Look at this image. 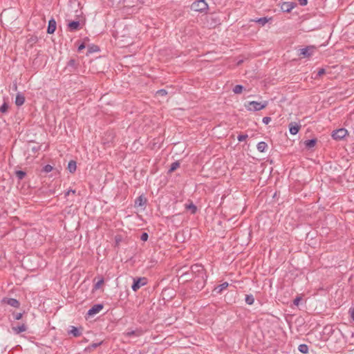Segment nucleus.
I'll return each mask as SVG.
<instances>
[{"label": "nucleus", "mask_w": 354, "mask_h": 354, "mask_svg": "<svg viewBox=\"0 0 354 354\" xmlns=\"http://www.w3.org/2000/svg\"><path fill=\"white\" fill-rule=\"evenodd\" d=\"M189 274L185 272V273H183L181 276H180V278H184V280L185 281H189V280H192V278L189 277Z\"/></svg>", "instance_id": "nucleus-36"}, {"label": "nucleus", "mask_w": 354, "mask_h": 354, "mask_svg": "<svg viewBox=\"0 0 354 354\" xmlns=\"http://www.w3.org/2000/svg\"><path fill=\"white\" fill-rule=\"evenodd\" d=\"M3 14H4V12H3L1 14V17H2Z\"/></svg>", "instance_id": "nucleus-48"}, {"label": "nucleus", "mask_w": 354, "mask_h": 354, "mask_svg": "<svg viewBox=\"0 0 354 354\" xmlns=\"http://www.w3.org/2000/svg\"><path fill=\"white\" fill-rule=\"evenodd\" d=\"M167 94V91L165 89H160L156 92V95L160 96H165Z\"/></svg>", "instance_id": "nucleus-33"}, {"label": "nucleus", "mask_w": 354, "mask_h": 354, "mask_svg": "<svg viewBox=\"0 0 354 354\" xmlns=\"http://www.w3.org/2000/svg\"><path fill=\"white\" fill-rule=\"evenodd\" d=\"M293 8H294V6H293L292 3H290V2H283L281 6V9L282 10V11L286 12H290Z\"/></svg>", "instance_id": "nucleus-11"}, {"label": "nucleus", "mask_w": 354, "mask_h": 354, "mask_svg": "<svg viewBox=\"0 0 354 354\" xmlns=\"http://www.w3.org/2000/svg\"><path fill=\"white\" fill-rule=\"evenodd\" d=\"M191 271L192 273L195 275V277L202 279V281L200 283V287H198V290H201L205 286L207 278L203 266L200 264H194L191 267Z\"/></svg>", "instance_id": "nucleus-1"}, {"label": "nucleus", "mask_w": 354, "mask_h": 354, "mask_svg": "<svg viewBox=\"0 0 354 354\" xmlns=\"http://www.w3.org/2000/svg\"><path fill=\"white\" fill-rule=\"evenodd\" d=\"M248 136L247 134H241L238 136L237 139L239 142H243L247 139Z\"/></svg>", "instance_id": "nucleus-34"}, {"label": "nucleus", "mask_w": 354, "mask_h": 354, "mask_svg": "<svg viewBox=\"0 0 354 354\" xmlns=\"http://www.w3.org/2000/svg\"><path fill=\"white\" fill-rule=\"evenodd\" d=\"M146 203L147 199L144 196H140L135 201V206L142 207L146 204Z\"/></svg>", "instance_id": "nucleus-13"}, {"label": "nucleus", "mask_w": 354, "mask_h": 354, "mask_svg": "<svg viewBox=\"0 0 354 354\" xmlns=\"http://www.w3.org/2000/svg\"><path fill=\"white\" fill-rule=\"evenodd\" d=\"M148 238H149V236H148V234L147 232H143L141 234L140 239L142 241H147Z\"/></svg>", "instance_id": "nucleus-37"}, {"label": "nucleus", "mask_w": 354, "mask_h": 354, "mask_svg": "<svg viewBox=\"0 0 354 354\" xmlns=\"http://www.w3.org/2000/svg\"><path fill=\"white\" fill-rule=\"evenodd\" d=\"M201 281H202V279H198V280H197V281H196V284H197V286H196V289H197V290H198V287H200V283H201Z\"/></svg>", "instance_id": "nucleus-45"}, {"label": "nucleus", "mask_w": 354, "mask_h": 354, "mask_svg": "<svg viewBox=\"0 0 354 354\" xmlns=\"http://www.w3.org/2000/svg\"><path fill=\"white\" fill-rule=\"evenodd\" d=\"M15 175L19 180H22L26 174L24 171L18 170L15 172Z\"/></svg>", "instance_id": "nucleus-25"}, {"label": "nucleus", "mask_w": 354, "mask_h": 354, "mask_svg": "<svg viewBox=\"0 0 354 354\" xmlns=\"http://www.w3.org/2000/svg\"><path fill=\"white\" fill-rule=\"evenodd\" d=\"M85 48L84 44H82L78 47V51L80 52L82 50H83Z\"/></svg>", "instance_id": "nucleus-43"}, {"label": "nucleus", "mask_w": 354, "mask_h": 354, "mask_svg": "<svg viewBox=\"0 0 354 354\" xmlns=\"http://www.w3.org/2000/svg\"><path fill=\"white\" fill-rule=\"evenodd\" d=\"M80 23L78 21H72L68 24V28L70 31H75L80 29Z\"/></svg>", "instance_id": "nucleus-10"}, {"label": "nucleus", "mask_w": 354, "mask_h": 354, "mask_svg": "<svg viewBox=\"0 0 354 354\" xmlns=\"http://www.w3.org/2000/svg\"><path fill=\"white\" fill-rule=\"evenodd\" d=\"M12 329L16 334H19L20 333L26 331L27 326L25 324H22L21 326H12Z\"/></svg>", "instance_id": "nucleus-14"}, {"label": "nucleus", "mask_w": 354, "mask_h": 354, "mask_svg": "<svg viewBox=\"0 0 354 354\" xmlns=\"http://www.w3.org/2000/svg\"><path fill=\"white\" fill-rule=\"evenodd\" d=\"M97 50H98L97 47V46H93V47H92V48H91L90 52L97 51Z\"/></svg>", "instance_id": "nucleus-46"}, {"label": "nucleus", "mask_w": 354, "mask_h": 354, "mask_svg": "<svg viewBox=\"0 0 354 354\" xmlns=\"http://www.w3.org/2000/svg\"><path fill=\"white\" fill-rule=\"evenodd\" d=\"M8 109V105L6 102H4L3 105L0 107V112L1 113H6L7 112Z\"/></svg>", "instance_id": "nucleus-31"}, {"label": "nucleus", "mask_w": 354, "mask_h": 354, "mask_svg": "<svg viewBox=\"0 0 354 354\" xmlns=\"http://www.w3.org/2000/svg\"><path fill=\"white\" fill-rule=\"evenodd\" d=\"M301 301V298L297 297H296L294 301H293V304L296 306H298L299 304V302Z\"/></svg>", "instance_id": "nucleus-40"}, {"label": "nucleus", "mask_w": 354, "mask_h": 354, "mask_svg": "<svg viewBox=\"0 0 354 354\" xmlns=\"http://www.w3.org/2000/svg\"><path fill=\"white\" fill-rule=\"evenodd\" d=\"M104 283L103 279L99 280L95 284V288L98 289L100 288V286Z\"/></svg>", "instance_id": "nucleus-38"}, {"label": "nucleus", "mask_w": 354, "mask_h": 354, "mask_svg": "<svg viewBox=\"0 0 354 354\" xmlns=\"http://www.w3.org/2000/svg\"><path fill=\"white\" fill-rule=\"evenodd\" d=\"M69 333L72 334L75 337L81 335V332H80L79 329L75 326H71V330L69 331Z\"/></svg>", "instance_id": "nucleus-19"}, {"label": "nucleus", "mask_w": 354, "mask_h": 354, "mask_svg": "<svg viewBox=\"0 0 354 354\" xmlns=\"http://www.w3.org/2000/svg\"><path fill=\"white\" fill-rule=\"evenodd\" d=\"M13 317L16 320H19L22 318V313H13Z\"/></svg>", "instance_id": "nucleus-35"}, {"label": "nucleus", "mask_w": 354, "mask_h": 354, "mask_svg": "<svg viewBox=\"0 0 354 354\" xmlns=\"http://www.w3.org/2000/svg\"><path fill=\"white\" fill-rule=\"evenodd\" d=\"M191 9L196 12H203L208 10V5L205 0H197L192 3Z\"/></svg>", "instance_id": "nucleus-3"}, {"label": "nucleus", "mask_w": 354, "mask_h": 354, "mask_svg": "<svg viewBox=\"0 0 354 354\" xmlns=\"http://www.w3.org/2000/svg\"><path fill=\"white\" fill-rule=\"evenodd\" d=\"M269 19H268L267 17H261L252 21L261 24V26H264L267 22H268Z\"/></svg>", "instance_id": "nucleus-21"}, {"label": "nucleus", "mask_w": 354, "mask_h": 354, "mask_svg": "<svg viewBox=\"0 0 354 354\" xmlns=\"http://www.w3.org/2000/svg\"><path fill=\"white\" fill-rule=\"evenodd\" d=\"M268 145L265 142H260L257 144V149L260 152H264Z\"/></svg>", "instance_id": "nucleus-20"}, {"label": "nucleus", "mask_w": 354, "mask_h": 354, "mask_svg": "<svg viewBox=\"0 0 354 354\" xmlns=\"http://www.w3.org/2000/svg\"><path fill=\"white\" fill-rule=\"evenodd\" d=\"M185 209L187 210H190L191 213L192 214H194L196 212V210H197L196 206L193 203H190L189 204H186L185 205Z\"/></svg>", "instance_id": "nucleus-18"}, {"label": "nucleus", "mask_w": 354, "mask_h": 354, "mask_svg": "<svg viewBox=\"0 0 354 354\" xmlns=\"http://www.w3.org/2000/svg\"><path fill=\"white\" fill-rule=\"evenodd\" d=\"M3 302L15 308H19L20 306L19 301L14 298H4Z\"/></svg>", "instance_id": "nucleus-7"}, {"label": "nucleus", "mask_w": 354, "mask_h": 354, "mask_svg": "<svg viewBox=\"0 0 354 354\" xmlns=\"http://www.w3.org/2000/svg\"><path fill=\"white\" fill-rule=\"evenodd\" d=\"M299 129H300V125H299L296 123L291 122L289 124V131H290V133L292 135L297 134L298 133V131H299Z\"/></svg>", "instance_id": "nucleus-12"}, {"label": "nucleus", "mask_w": 354, "mask_h": 354, "mask_svg": "<svg viewBox=\"0 0 354 354\" xmlns=\"http://www.w3.org/2000/svg\"><path fill=\"white\" fill-rule=\"evenodd\" d=\"M271 121V118L270 117H264L263 118V122L266 124H268Z\"/></svg>", "instance_id": "nucleus-39"}, {"label": "nucleus", "mask_w": 354, "mask_h": 354, "mask_svg": "<svg viewBox=\"0 0 354 354\" xmlns=\"http://www.w3.org/2000/svg\"><path fill=\"white\" fill-rule=\"evenodd\" d=\"M254 301V299L253 297V296L252 295H247L245 296V302L249 304V305H252Z\"/></svg>", "instance_id": "nucleus-28"}, {"label": "nucleus", "mask_w": 354, "mask_h": 354, "mask_svg": "<svg viewBox=\"0 0 354 354\" xmlns=\"http://www.w3.org/2000/svg\"><path fill=\"white\" fill-rule=\"evenodd\" d=\"M53 170V167L50 165H46V166L44 167L43 168V171L45 172V173H48V172H50L51 171Z\"/></svg>", "instance_id": "nucleus-32"}, {"label": "nucleus", "mask_w": 354, "mask_h": 354, "mask_svg": "<svg viewBox=\"0 0 354 354\" xmlns=\"http://www.w3.org/2000/svg\"><path fill=\"white\" fill-rule=\"evenodd\" d=\"M102 344V342H100L99 343H93L91 344H90L86 348V351H91V350L93 349H95L97 347H98L99 346H100L101 344Z\"/></svg>", "instance_id": "nucleus-26"}, {"label": "nucleus", "mask_w": 354, "mask_h": 354, "mask_svg": "<svg viewBox=\"0 0 354 354\" xmlns=\"http://www.w3.org/2000/svg\"><path fill=\"white\" fill-rule=\"evenodd\" d=\"M77 168V164L75 160L69 161L68 164V169L71 173H74Z\"/></svg>", "instance_id": "nucleus-17"}, {"label": "nucleus", "mask_w": 354, "mask_h": 354, "mask_svg": "<svg viewBox=\"0 0 354 354\" xmlns=\"http://www.w3.org/2000/svg\"><path fill=\"white\" fill-rule=\"evenodd\" d=\"M76 61L74 59H71L68 62V67H71L72 68L75 69L76 68Z\"/></svg>", "instance_id": "nucleus-29"}, {"label": "nucleus", "mask_w": 354, "mask_h": 354, "mask_svg": "<svg viewBox=\"0 0 354 354\" xmlns=\"http://www.w3.org/2000/svg\"><path fill=\"white\" fill-rule=\"evenodd\" d=\"M243 89V86L236 85L233 88V92L236 94H240L242 93Z\"/></svg>", "instance_id": "nucleus-27"}, {"label": "nucleus", "mask_w": 354, "mask_h": 354, "mask_svg": "<svg viewBox=\"0 0 354 354\" xmlns=\"http://www.w3.org/2000/svg\"><path fill=\"white\" fill-rule=\"evenodd\" d=\"M56 30V21L54 19H51L48 21L47 32L48 34H53Z\"/></svg>", "instance_id": "nucleus-9"}, {"label": "nucleus", "mask_w": 354, "mask_h": 354, "mask_svg": "<svg viewBox=\"0 0 354 354\" xmlns=\"http://www.w3.org/2000/svg\"><path fill=\"white\" fill-rule=\"evenodd\" d=\"M147 283V279L145 277L133 278V283L131 288L133 291L136 292L142 286H144Z\"/></svg>", "instance_id": "nucleus-4"}, {"label": "nucleus", "mask_w": 354, "mask_h": 354, "mask_svg": "<svg viewBox=\"0 0 354 354\" xmlns=\"http://www.w3.org/2000/svg\"><path fill=\"white\" fill-rule=\"evenodd\" d=\"M349 312L351 313V316L352 317V319L354 320V309H350L349 310Z\"/></svg>", "instance_id": "nucleus-44"}, {"label": "nucleus", "mask_w": 354, "mask_h": 354, "mask_svg": "<svg viewBox=\"0 0 354 354\" xmlns=\"http://www.w3.org/2000/svg\"><path fill=\"white\" fill-rule=\"evenodd\" d=\"M71 192H72L73 194H75V190L70 189V190L67 191V192L65 193V196H68L70 194H71Z\"/></svg>", "instance_id": "nucleus-42"}, {"label": "nucleus", "mask_w": 354, "mask_h": 354, "mask_svg": "<svg viewBox=\"0 0 354 354\" xmlns=\"http://www.w3.org/2000/svg\"><path fill=\"white\" fill-rule=\"evenodd\" d=\"M348 135V131L344 128L335 130L332 132L331 136L335 140H340Z\"/></svg>", "instance_id": "nucleus-5"}, {"label": "nucleus", "mask_w": 354, "mask_h": 354, "mask_svg": "<svg viewBox=\"0 0 354 354\" xmlns=\"http://www.w3.org/2000/svg\"><path fill=\"white\" fill-rule=\"evenodd\" d=\"M134 333H135L134 331H131V333H128V335H133Z\"/></svg>", "instance_id": "nucleus-47"}, {"label": "nucleus", "mask_w": 354, "mask_h": 354, "mask_svg": "<svg viewBox=\"0 0 354 354\" xmlns=\"http://www.w3.org/2000/svg\"><path fill=\"white\" fill-rule=\"evenodd\" d=\"M316 142L315 139L307 140L305 141V145L308 148H312L315 145Z\"/></svg>", "instance_id": "nucleus-24"}, {"label": "nucleus", "mask_w": 354, "mask_h": 354, "mask_svg": "<svg viewBox=\"0 0 354 354\" xmlns=\"http://www.w3.org/2000/svg\"><path fill=\"white\" fill-rule=\"evenodd\" d=\"M180 167V162L178 161L174 162L169 169V173H172Z\"/></svg>", "instance_id": "nucleus-22"}, {"label": "nucleus", "mask_w": 354, "mask_h": 354, "mask_svg": "<svg viewBox=\"0 0 354 354\" xmlns=\"http://www.w3.org/2000/svg\"><path fill=\"white\" fill-rule=\"evenodd\" d=\"M298 350L304 353V354H306L308 353V346L306 345V344H300L298 347Z\"/></svg>", "instance_id": "nucleus-23"}, {"label": "nucleus", "mask_w": 354, "mask_h": 354, "mask_svg": "<svg viewBox=\"0 0 354 354\" xmlns=\"http://www.w3.org/2000/svg\"><path fill=\"white\" fill-rule=\"evenodd\" d=\"M268 102L264 101L263 102H257L255 101L249 102L245 104V107L248 111H257L265 109L268 106Z\"/></svg>", "instance_id": "nucleus-2"}, {"label": "nucleus", "mask_w": 354, "mask_h": 354, "mask_svg": "<svg viewBox=\"0 0 354 354\" xmlns=\"http://www.w3.org/2000/svg\"><path fill=\"white\" fill-rule=\"evenodd\" d=\"M298 1H299V3L302 6H306L308 3L307 0H298Z\"/></svg>", "instance_id": "nucleus-41"}, {"label": "nucleus", "mask_w": 354, "mask_h": 354, "mask_svg": "<svg viewBox=\"0 0 354 354\" xmlns=\"http://www.w3.org/2000/svg\"><path fill=\"white\" fill-rule=\"evenodd\" d=\"M228 286V283L227 282H225L219 286H218L217 287H216L214 290V292H216V293L217 294H219V293H221V292L226 289Z\"/></svg>", "instance_id": "nucleus-15"}, {"label": "nucleus", "mask_w": 354, "mask_h": 354, "mask_svg": "<svg viewBox=\"0 0 354 354\" xmlns=\"http://www.w3.org/2000/svg\"><path fill=\"white\" fill-rule=\"evenodd\" d=\"M326 73V71L324 68H320L317 73L316 74L315 77H314L315 79H318L319 77H320L322 75H324Z\"/></svg>", "instance_id": "nucleus-30"}, {"label": "nucleus", "mask_w": 354, "mask_h": 354, "mask_svg": "<svg viewBox=\"0 0 354 354\" xmlns=\"http://www.w3.org/2000/svg\"><path fill=\"white\" fill-rule=\"evenodd\" d=\"M103 308L102 304H95L88 311V315L90 316L94 315L98 313Z\"/></svg>", "instance_id": "nucleus-8"}, {"label": "nucleus", "mask_w": 354, "mask_h": 354, "mask_svg": "<svg viewBox=\"0 0 354 354\" xmlns=\"http://www.w3.org/2000/svg\"><path fill=\"white\" fill-rule=\"evenodd\" d=\"M25 102V97L24 95L18 93L16 96L15 104L17 106H21Z\"/></svg>", "instance_id": "nucleus-16"}, {"label": "nucleus", "mask_w": 354, "mask_h": 354, "mask_svg": "<svg viewBox=\"0 0 354 354\" xmlns=\"http://www.w3.org/2000/svg\"><path fill=\"white\" fill-rule=\"evenodd\" d=\"M315 48L313 46H308L306 48L299 49V56L303 57H310L314 53Z\"/></svg>", "instance_id": "nucleus-6"}]
</instances>
